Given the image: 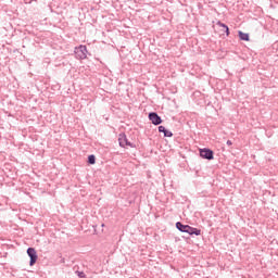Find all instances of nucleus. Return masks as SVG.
<instances>
[{
  "mask_svg": "<svg viewBox=\"0 0 278 278\" xmlns=\"http://www.w3.org/2000/svg\"><path fill=\"white\" fill-rule=\"evenodd\" d=\"M76 60H86L88 58V48L84 45L76 47L74 50Z\"/></svg>",
  "mask_w": 278,
  "mask_h": 278,
  "instance_id": "1",
  "label": "nucleus"
},
{
  "mask_svg": "<svg viewBox=\"0 0 278 278\" xmlns=\"http://www.w3.org/2000/svg\"><path fill=\"white\" fill-rule=\"evenodd\" d=\"M118 142H119V147H122V149H125V147H130V149H136V144L131 143L127 139V135H125V132H122L118 135Z\"/></svg>",
  "mask_w": 278,
  "mask_h": 278,
  "instance_id": "2",
  "label": "nucleus"
},
{
  "mask_svg": "<svg viewBox=\"0 0 278 278\" xmlns=\"http://www.w3.org/2000/svg\"><path fill=\"white\" fill-rule=\"evenodd\" d=\"M27 255H28V257H30L29 266H34V264H36V262H38V254L36 253V249L28 248Z\"/></svg>",
  "mask_w": 278,
  "mask_h": 278,
  "instance_id": "3",
  "label": "nucleus"
},
{
  "mask_svg": "<svg viewBox=\"0 0 278 278\" xmlns=\"http://www.w3.org/2000/svg\"><path fill=\"white\" fill-rule=\"evenodd\" d=\"M200 157H203V160H213L214 159V151L204 148L200 150Z\"/></svg>",
  "mask_w": 278,
  "mask_h": 278,
  "instance_id": "4",
  "label": "nucleus"
},
{
  "mask_svg": "<svg viewBox=\"0 0 278 278\" xmlns=\"http://www.w3.org/2000/svg\"><path fill=\"white\" fill-rule=\"evenodd\" d=\"M149 119L151 121L152 125H162V117L157 115L155 112L149 113Z\"/></svg>",
  "mask_w": 278,
  "mask_h": 278,
  "instance_id": "5",
  "label": "nucleus"
},
{
  "mask_svg": "<svg viewBox=\"0 0 278 278\" xmlns=\"http://www.w3.org/2000/svg\"><path fill=\"white\" fill-rule=\"evenodd\" d=\"M160 134H164V138H173V131L167 130L164 126H159Z\"/></svg>",
  "mask_w": 278,
  "mask_h": 278,
  "instance_id": "6",
  "label": "nucleus"
},
{
  "mask_svg": "<svg viewBox=\"0 0 278 278\" xmlns=\"http://www.w3.org/2000/svg\"><path fill=\"white\" fill-rule=\"evenodd\" d=\"M187 233H189V236H201V230L199 228L188 226Z\"/></svg>",
  "mask_w": 278,
  "mask_h": 278,
  "instance_id": "7",
  "label": "nucleus"
},
{
  "mask_svg": "<svg viewBox=\"0 0 278 278\" xmlns=\"http://www.w3.org/2000/svg\"><path fill=\"white\" fill-rule=\"evenodd\" d=\"M188 227L189 225H184L181 222L176 223V229H178V231H181L182 233L188 232Z\"/></svg>",
  "mask_w": 278,
  "mask_h": 278,
  "instance_id": "8",
  "label": "nucleus"
},
{
  "mask_svg": "<svg viewBox=\"0 0 278 278\" xmlns=\"http://www.w3.org/2000/svg\"><path fill=\"white\" fill-rule=\"evenodd\" d=\"M238 34H239L240 40H244L245 42H249V40H250L249 34L242 33V30H239Z\"/></svg>",
  "mask_w": 278,
  "mask_h": 278,
  "instance_id": "9",
  "label": "nucleus"
},
{
  "mask_svg": "<svg viewBox=\"0 0 278 278\" xmlns=\"http://www.w3.org/2000/svg\"><path fill=\"white\" fill-rule=\"evenodd\" d=\"M97 163V157L93 154H90L88 156V164H96Z\"/></svg>",
  "mask_w": 278,
  "mask_h": 278,
  "instance_id": "10",
  "label": "nucleus"
},
{
  "mask_svg": "<svg viewBox=\"0 0 278 278\" xmlns=\"http://www.w3.org/2000/svg\"><path fill=\"white\" fill-rule=\"evenodd\" d=\"M216 25H217L218 27H223L224 29H227V27H228L225 23H223V22H220V21H218V22L216 23Z\"/></svg>",
  "mask_w": 278,
  "mask_h": 278,
  "instance_id": "11",
  "label": "nucleus"
},
{
  "mask_svg": "<svg viewBox=\"0 0 278 278\" xmlns=\"http://www.w3.org/2000/svg\"><path fill=\"white\" fill-rule=\"evenodd\" d=\"M225 34H226V36H229V26H227V27L225 28Z\"/></svg>",
  "mask_w": 278,
  "mask_h": 278,
  "instance_id": "12",
  "label": "nucleus"
},
{
  "mask_svg": "<svg viewBox=\"0 0 278 278\" xmlns=\"http://www.w3.org/2000/svg\"><path fill=\"white\" fill-rule=\"evenodd\" d=\"M226 144H227L228 147H231V144H233V142H231V140H228V141L226 142Z\"/></svg>",
  "mask_w": 278,
  "mask_h": 278,
  "instance_id": "13",
  "label": "nucleus"
}]
</instances>
